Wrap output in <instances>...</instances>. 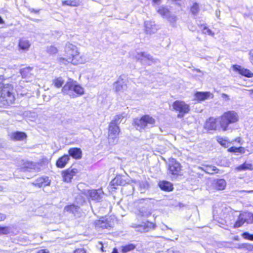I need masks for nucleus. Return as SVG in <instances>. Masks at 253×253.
Instances as JSON below:
<instances>
[{
	"instance_id": "f257e3e1",
	"label": "nucleus",
	"mask_w": 253,
	"mask_h": 253,
	"mask_svg": "<svg viewBox=\"0 0 253 253\" xmlns=\"http://www.w3.org/2000/svg\"><path fill=\"white\" fill-rule=\"evenodd\" d=\"M218 120L221 129L225 131L229 129L230 124L236 123L239 121V116L234 111H228L218 118Z\"/></svg>"
},
{
	"instance_id": "f03ea898",
	"label": "nucleus",
	"mask_w": 253,
	"mask_h": 253,
	"mask_svg": "<svg viewBox=\"0 0 253 253\" xmlns=\"http://www.w3.org/2000/svg\"><path fill=\"white\" fill-rule=\"evenodd\" d=\"M73 91L79 95H82L84 92V88L82 86L76 84L75 82L70 79L63 87L62 92L64 94H68L70 96L75 98L77 96L73 93Z\"/></svg>"
},
{
	"instance_id": "7ed1b4c3",
	"label": "nucleus",
	"mask_w": 253,
	"mask_h": 253,
	"mask_svg": "<svg viewBox=\"0 0 253 253\" xmlns=\"http://www.w3.org/2000/svg\"><path fill=\"white\" fill-rule=\"evenodd\" d=\"M134 123L136 129L141 131L145 128L153 127L156 121L154 118L149 115H144L140 119H135Z\"/></svg>"
},
{
	"instance_id": "20e7f679",
	"label": "nucleus",
	"mask_w": 253,
	"mask_h": 253,
	"mask_svg": "<svg viewBox=\"0 0 253 253\" xmlns=\"http://www.w3.org/2000/svg\"><path fill=\"white\" fill-rule=\"evenodd\" d=\"M79 48L76 45L68 42L66 44L64 49L65 57H59L58 61L60 64L68 65L69 61L73 56L78 53Z\"/></svg>"
},
{
	"instance_id": "39448f33",
	"label": "nucleus",
	"mask_w": 253,
	"mask_h": 253,
	"mask_svg": "<svg viewBox=\"0 0 253 253\" xmlns=\"http://www.w3.org/2000/svg\"><path fill=\"white\" fill-rule=\"evenodd\" d=\"M114 122H111L109 126L108 142L110 144L114 145L118 142L119 134L120 132L119 127Z\"/></svg>"
},
{
	"instance_id": "423d86ee",
	"label": "nucleus",
	"mask_w": 253,
	"mask_h": 253,
	"mask_svg": "<svg viewBox=\"0 0 253 253\" xmlns=\"http://www.w3.org/2000/svg\"><path fill=\"white\" fill-rule=\"evenodd\" d=\"M13 88L11 85L4 84L1 90L0 99L5 100L7 103H12L15 100L13 95Z\"/></svg>"
},
{
	"instance_id": "0eeeda50",
	"label": "nucleus",
	"mask_w": 253,
	"mask_h": 253,
	"mask_svg": "<svg viewBox=\"0 0 253 253\" xmlns=\"http://www.w3.org/2000/svg\"><path fill=\"white\" fill-rule=\"evenodd\" d=\"M172 107L174 111L178 112L179 114L177 117L182 118L185 114L190 111L189 105L183 101L176 100L172 104Z\"/></svg>"
},
{
	"instance_id": "6e6552de",
	"label": "nucleus",
	"mask_w": 253,
	"mask_h": 253,
	"mask_svg": "<svg viewBox=\"0 0 253 253\" xmlns=\"http://www.w3.org/2000/svg\"><path fill=\"white\" fill-rule=\"evenodd\" d=\"M87 61V58L84 54L80 53L79 50L78 53L73 56L69 61V64L71 63L74 65H78L81 64L85 63Z\"/></svg>"
},
{
	"instance_id": "1a4fd4ad",
	"label": "nucleus",
	"mask_w": 253,
	"mask_h": 253,
	"mask_svg": "<svg viewBox=\"0 0 253 253\" xmlns=\"http://www.w3.org/2000/svg\"><path fill=\"white\" fill-rule=\"evenodd\" d=\"M169 172L173 175H178L181 169L180 164L174 159L169 161Z\"/></svg>"
},
{
	"instance_id": "9d476101",
	"label": "nucleus",
	"mask_w": 253,
	"mask_h": 253,
	"mask_svg": "<svg viewBox=\"0 0 253 253\" xmlns=\"http://www.w3.org/2000/svg\"><path fill=\"white\" fill-rule=\"evenodd\" d=\"M113 88L116 92L120 93L123 92L126 89L127 85L124 80L121 77H120L118 80L114 83Z\"/></svg>"
},
{
	"instance_id": "9b49d317",
	"label": "nucleus",
	"mask_w": 253,
	"mask_h": 253,
	"mask_svg": "<svg viewBox=\"0 0 253 253\" xmlns=\"http://www.w3.org/2000/svg\"><path fill=\"white\" fill-rule=\"evenodd\" d=\"M78 169H68L66 170L63 171L62 175L63 181L66 182L71 181L73 177L77 173Z\"/></svg>"
},
{
	"instance_id": "f8f14e48",
	"label": "nucleus",
	"mask_w": 253,
	"mask_h": 253,
	"mask_svg": "<svg viewBox=\"0 0 253 253\" xmlns=\"http://www.w3.org/2000/svg\"><path fill=\"white\" fill-rule=\"evenodd\" d=\"M135 57L138 60H139L144 65H149L154 62L153 59L150 55L145 52L137 53Z\"/></svg>"
},
{
	"instance_id": "ddd939ff",
	"label": "nucleus",
	"mask_w": 253,
	"mask_h": 253,
	"mask_svg": "<svg viewBox=\"0 0 253 253\" xmlns=\"http://www.w3.org/2000/svg\"><path fill=\"white\" fill-rule=\"evenodd\" d=\"M217 123H218V118L215 119L211 117L206 121L205 127L209 130H219L221 127L220 125H217Z\"/></svg>"
},
{
	"instance_id": "4468645a",
	"label": "nucleus",
	"mask_w": 253,
	"mask_h": 253,
	"mask_svg": "<svg viewBox=\"0 0 253 253\" xmlns=\"http://www.w3.org/2000/svg\"><path fill=\"white\" fill-rule=\"evenodd\" d=\"M94 224L96 227L101 228L102 229H107L112 227L111 222L108 221L105 217H103L95 221Z\"/></svg>"
},
{
	"instance_id": "2eb2a0df",
	"label": "nucleus",
	"mask_w": 253,
	"mask_h": 253,
	"mask_svg": "<svg viewBox=\"0 0 253 253\" xmlns=\"http://www.w3.org/2000/svg\"><path fill=\"white\" fill-rule=\"evenodd\" d=\"M145 32L147 34L156 33L158 30L155 23L152 21H147L144 23Z\"/></svg>"
},
{
	"instance_id": "dca6fc26",
	"label": "nucleus",
	"mask_w": 253,
	"mask_h": 253,
	"mask_svg": "<svg viewBox=\"0 0 253 253\" xmlns=\"http://www.w3.org/2000/svg\"><path fill=\"white\" fill-rule=\"evenodd\" d=\"M82 192L87 198L92 200L98 201L101 199L100 195L95 190H84Z\"/></svg>"
},
{
	"instance_id": "f3484780",
	"label": "nucleus",
	"mask_w": 253,
	"mask_h": 253,
	"mask_svg": "<svg viewBox=\"0 0 253 253\" xmlns=\"http://www.w3.org/2000/svg\"><path fill=\"white\" fill-rule=\"evenodd\" d=\"M50 181L47 177H41L38 178L32 184L34 186L38 187L48 186L50 184Z\"/></svg>"
},
{
	"instance_id": "a211bd4d",
	"label": "nucleus",
	"mask_w": 253,
	"mask_h": 253,
	"mask_svg": "<svg viewBox=\"0 0 253 253\" xmlns=\"http://www.w3.org/2000/svg\"><path fill=\"white\" fill-rule=\"evenodd\" d=\"M137 229V231L141 233L148 232L151 228H155V225L150 222L144 223L141 225H138L135 226Z\"/></svg>"
},
{
	"instance_id": "6ab92c4d",
	"label": "nucleus",
	"mask_w": 253,
	"mask_h": 253,
	"mask_svg": "<svg viewBox=\"0 0 253 253\" xmlns=\"http://www.w3.org/2000/svg\"><path fill=\"white\" fill-rule=\"evenodd\" d=\"M69 156L75 159H80L82 156V151L79 148H72L68 150Z\"/></svg>"
},
{
	"instance_id": "aec40b11",
	"label": "nucleus",
	"mask_w": 253,
	"mask_h": 253,
	"mask_svg": "<svg viewBox=\"0 0 253 253\" xmlns=\"http://www.w3.org/2000/svg\"><path fill=\"white\" fill-rule=\"evenodd\" d=\"M233 69L235 71H238L239 73L244 76L251 78L253 76V73L250 70L242 68L240 66L234 65Z\"/></svg>"
},
{
	"instance_id": "412c9836",
	"label": "nucleus",
	"mask_w": 253,
	"mask_h": 253,
	"mask_svg": "<svg viewBox=\"0 0 253 253\" xmlns=\"http://www.w3.org/2000/svg\"><path fill=\"white\" fill-rule=\"evenodd\" d=\"M211 96L213 97V95L210 92H197L195 94V99L199 101L207 99Z\"/></svg>"
},
{
	"instance_id": "4be33fe9",
	"label": "nucleus",
	"mask_w": 253,
	"mask_h": 253,
	"mask_svg": "<svg viewBox=\"0 0 253 253\" xmlns=\"http://www.w3.org/2000/svg\"><path fill=\"white\" fill-rule=\"evenodd\" d=\"M70 160V157L68 155H64L58 159L56 165L59 168H63L65 167Z\"/></svg>"
},
{
	"instance_id": "5701e85b",
	"label": "nucleus",
	"mask_w": 253,
	"mask_h": 253,
	"mask_svg": "<svg viewBox=\"0 0 253 253\" xmlns=\"http://www.w3.org/2000/svg\"><path fill=\"white\" fill-rule=\"evenodd\" d=\"M31 46V43L28 40L24 38L20 39L18 43V47L20 49L23 51H28Z\"/></svg>"
},
{
	"instance_id": "b1692460",
	"label": "nucleus",
	"mask_w": 253,
	"mask_h": 253,
	"mask_svg": "<svg viewBox=\"0 0 253 253\" xmlns=\"http://www.w3.org/2000/svg\"><path fill=\"white\" fill-rule=\"evenodd\" d=\"M226 185V182L223 179H217L214 181L213 187L215 189L217 190H222L225 189Z\"/></svg>"
},
{
	"instance_id": "393cba45",
	"label": "nucleus",
	"mask_w": 253,
	"mask_h": 253,
	"mask_svg": "<svg viewBox=\"0 0 253 253\" xmlns=\"http://www.w3.org/2000/svg\"><path fill=\"white\" fill-rule=\"evenodd\" d=\"M33 68L31 67H27L24 68L21 71V74L23 78L29 79L33 77L32 73Z\"/></svg>"
},
{
	"instance_id": "a878e982",
	"label": "nucleus",
	"mask_w": 253,
	"mask_h": 253,
	"mask_svg": "<svg viewBox=\"0 0 253 253\" xmlns=\"http://www.w3.org/2000/svg\"><path fill=\"white\" fill-rule=\"evenodd\" d=\"M27 137L26 134L23 132L17 131L13 133L11 135V138L13 140L21 141L25 139Z\"/></svg>"
},
{
	"instance_id": "bb28decb",
	"label": "nucleus",
	"mask_w": 253,
	"mask_h": 253,
	"mask_svg": "<svg viewBox=\"0 0 253 253\" xmlns=\"http://www.w3.org/2000/svg\"><path fill=\"white\" fill-rule=\"evenodd\" d=\"M159 185L162 190L166 191H170L173 189L172 184L168 181H161L160 182Z\"/></svg>"
},
{
	"instance_id": "cd10ccee",
	"label": "nucleus",
	"mask_w": 253,
	"mask_h": 253,
	"mask_svg": "<svg viewBox=\"0 0 253 253\" xmlns=\"http://www.w3.org/2000/svg\"><path fill=\"white\" fill-rule=\"evenodd\" d=\"M236 169L238 171L252 170L253 169V166L250 163H244L243 164L237 167Z\"/></svg>"
},
{
	"instance_id": "c85d7f7f",
	"label": "nucleus",
	"mask_w": 253,
	"mask_h": 253,
	"mask_svg": "<svg viewBox=\"0 0 253 253\" xmlns=\"http://www.w3.org/2000/svg\"><path fill=\"white\" fill-rule=\"evenodd\" d=\"M244 219V221L247 224H252L253 223V214L250 212H244L241 213Z\"/></svg>"
},
{
	"instance_id": "c756f323",
	"label": "nucleus",
	"mask_w": 253,
	"mask_h": 253,
	"mask_svg": "<svg viewBox=\"0 0 253 253\" xmlns=\"http://www.w3.org/2000/svg\"><path fill=\"white\" fill-rule=\"evenodd\" d=\"M80 210L78 206L74 205H71L66 206L64 208V211L68 212H70L76 215V213L78 212Z\"/></svg>"
},
{
	"instance_id": "7c9ffc66",
	"label": "nucleus",
	"mask_w": 253,
	"mask_h": 253,
	"mask_svg": "<svg viewBox=\"0 0 253 253\" xmlns=\"http://www.w3.org/2000/svg\"><path fill=\"white\" fill-rule=\"evenodd\" d=\"M126 114L125 113H123L121 114L117 115L115 116L114 119L111 122H114V123L117 125L120 123L122 121L123 119L126 118Z\"/></svg>"
},
{
	"instance_id": "2f4dec72",
	"label": "nucleus",
	"mask_w": 253,
	"mask_h": 253,
	"mask_svg": "<svg viewBox=\"0 0 253 253\" xmlns=\"http://www.w3.org/2000/svg\"><path fill=\"white\" fill-rule=\"evenodd\" d=\"M217 142L225 148L229 147L231 145V142L228 141L226 138L219 137L217 139Z\"/></svg>"
},
{
	"instance_id": "473e14b6",
	"label": "nucleus",
	"mask_w": 253,
	"mask_h": 253,
	"mask_svg": "<svg viewBox=\"0 0 253 253\" xmlns=\"http://www.w3.org/2000/svg\"><path fill=\"white\" fill-rule=\"evenodd\" d=\"M157 12L164 17H166L168 16V15H169V9L165 7H160L157 9Z\"/></svg>"
},
{
	"instance_id": "72a5a7b5",
	"label": "nucleus",
	"mask_w": 253,
	"mask_h": 253,
	"mask_svg": "<svg viewBox=\"0 0 253 253\" xmlns=\"http://www.w3.org/2000/svg\"><path fill=\"white\" fill-rule=\"evenodd\" d=\"M80 2L79 0H66L62 1V5H67L71 6H78L80 5Z\"/></svg>"
},
{
	"instance_id": "f704fd0d",
	"label": "nucleus",
	"mask_w": 253,
	"mask_h": 253,
	"mask_svg": "<svg viewBox=\"0 0 253 253\" xmlns=\"http://www.w3.org/2000/svg\"><path fill=\"white\" fill-rule=\"evenodd\" d=\"M137 184L141 193H144L148 187V183L146 181L138 182Z\"/></svg>"
},
{
	"instance_id": "c9c22d12",
	"label": "nucleus",
	"mask_w": 253,
	"mask_h": 253,
	"mask_svg": "<svg viewBox=\"0 0 253 253\" xmlns=\"http://www.w3.org/2000/svg\"><path fill=\"white\" fill-rule=\"evenodd\" d=\"M64 80L62 78H56L53 81V84L57 88L61 87L64 84Z\"/></svg>"
},
{
	"instance_id": "e433bc0d",
	"label": "nucleus",
	"mask_w": 253,
	"mask_h": 253,
	"mask_svg": "<svg viewBox=\"0 0 253 253\" xmlns=\"http://www.w3.org/2000/svg\"><path fill=\"white\" fill-rule=\"evenodd\" d=\"M218 169L216 167L212 166H207L205 168V171L209 174H213L215 172L217 173Z\"/></svg>"
},
{
	"instance_id": "4c0bfd02",
	"label": "nucleus",
	"mask_w": 253,
	"mask_h": 253,
	"mask_svg": "<svg viewBox=\"0 0 253 253\" xmlns=\"http://www.w3.org/2000/svg\"><path fill=\"white\" fill-rule=\"evenodd\" d=\"M246 223L245 221H244V219L242 216V214H240L238 220L234 224V227L235 228H238L241 226L244 223Z\"/></svg>"
},
{
	"instance_id": "58836bf2",
	"label": "nucleus",
	"mask_w": 253,
	"mask_h": 253,
	"mask_svg": "<svg viewBox=\"0 0 253 253\" xmlns=\"http://www.w3.org/2000/svg\"><path fill=\"white\" fill-rule=\"evenodd\" d=\"M135 248V246L133 244H129L123 247L122 252L123 253H126L129 251L134 250Z\"/></svg>"
},
{
	"instance_id": "ea45409f",
	"label": "nucleus",
	"mask_w": 253,
	"mask_h": 253,
	"mask_svg": "<svg viewBox=\"0 0 253 253\" xmlns=\"http://www.w3.org/2000/svg\"><path fill=\"white\" fill-rule=\"evenodd\" d=\"M191 12L193 14H196L198 13L199 10V4L197 2H195L193 3V5L191 7L190 9Z\"/></svg>"
},
{
	"instance_id": "a19ab883",
	"label": "nucleus",
	"mask_w": 253,
	"mask_h": 253,
	"mask_svg": "<svg viewBox=\"0 0 253 253\" xmlns=\"http://www.w3.org/2000/svg\"><path fill=\"white\" fill-rule=\"evenodd\" d=\"M166 18L168 19V20L171 23H174L176 21V17L174 15L171 14L169 13V15H168V16L166 17Z\"/></svg>"
},
{
	"instance_id": "79ce46f5",
	"label": "nucleus",
	"mask_w": 253,
	"mask_h": 253,
	"mask_svg": "<svg viewBox=\"0 0 253 253\" xmlns=\"http://www.w3.org/2000/svg\"><path fill=\"white\" fill-rule=\"evenodd\" d=\"M9 229L7 227H0V234H7L9 233Z\"/></svg>"
},
{
	"instance_id": "37998d69",
	"label": "nucleus",
	"mask_w": 253,
	"mask_h": 253,
	"mask_svg": "<svg viewBox=\"0 0 253 253\" xmlns=\"http://www.w3.org/2000/svg\"><path fill=\"white\" fill-rule=\"evenodd\" d=\"M47 51L50 54H54L57 52V49L54 46H50L47 48Z\"/></svg>"
},
{
	"instance_id": "c03bdc74",
	"label": "nucleus",
	"mask_w": 253,
	"mask_h": 253,
	"mask_svg": "<svg viewBox=\"0 0 253 253\" xmlns=\"http://www.w3.org/2000/svg\"><path fill=\"white\" fill-rule=\"evenodd\" d=\"M242 236L246 239L253 241V234H251L248 232H245L243 234Z\"/></svg>"
},
{
	"instance_id": "a18cd8bd",
	"label": "nucleus",
	"mask_w": 253,
	"mask_h": 253,
	"mask_svg": "<svg viewBox=\"0 0 253 253\" xmlns=\"http://www.w3.org/2000/svg\"><path fill=\"white\" fill-rule=\"evenodd\" d=\"M24 167L28 169H35L36 165L32 162H26L24 164Z\"/></svg>"
},
{
	"instance_id": "49530a36",
	"label": "nucleus",
	"mask_w": 253,
	"mask_h": 253,
	"mask_svg": "<svg viewBox=\"0 0 253 253\" xmlns=\"http://www.w3.org/2000/svg\"><path fill=\"white\" fill-rule=\"evenodd\" d=\"M203 33L205 34H208L209 35H212V32L211 30L209 29H208L207 27H205L203 30Z\"/></svg>"
},
{
	"instance_id": "de8ad7c7",
	"label": "nucleus",
	"mask_w": 253,
	"mask_h": 253,
	"mask_svg": "<svg viewBox=\"0 0 253 253\" xmlns=\"http://www.w3.org/2000/svg\"><path fill=\"white\" fill-rule=\"evenodd\" d=\"M237 153L240 154H244L245 153V149L244 147H237Z\"/></svg>"
},
{
	"instance_id": "09e8293b",
	"label": "nucleus",
	"mask_w": 253,
	"mask_h": 253,
	"mask_svg": "<svg viewBox=\"0 0 253 253\" xmlns=\"http://www.w3.org/2000/svg\"><path fill=\"white\" fill-rule=\"evenodd\" d=\"M228 151L231 153H237V147H231L228 149Z\"/></svg>"
},
{
	"instance_id": "8fccbe9b",
	"label": "nucleus",
	"mask_w": 253,
	"mask_h": 253,
	"mask_svg": "<svg viewBox=\"0 0 253 253\" xmlns=\"http://www.w3.org/2000/svg\"><path fill=\"white\" fill-rule=\"evenodd\" d=\"M74 253H86V251L83 249H78L74 251Z\"/></svg>"
},
{
	"instance_id": "3c124183",
	"label": "nucleus",
	"mask_w": 253,
	"mask_h": 253,
	"mask_svg": "<svg viewBox=\"0 0 253 253\" xmlns=\"http://www.w3.org/2000/svg\"><path fill=\"white\" fill-rule=\"evenodd\" d=\"M250 60L253 64V49L251 50L250 52Z\"/></svg>"
},
{
	"instance_id": "603ef678",
	"label": "nucleus",
	"mask_w": 253,
	"mask_h": 253,
	"mask_svg": "<svg viewBox=\"0 0 253 253\" xmlns=\"http://www.w3.org/2000/svg\"><path fill=\"white\" fill-rule=\"evenodd\" d=\"M6 218V215L3 213H0V221L4 220Z\"/></svg>"
},
{
	"instance_id": "864d4df0",
	"label": "nucleus",
	"mask_w": 253,
	"mask_h": 253,
	"mask_svg": "<svg viewBox=\"0 0 253 253\" xmlns=\"http://www.w3.org/2000/svg\"><path fill=\"white\" fill-rule=\"evenodd\" d=\"M221 96H222V98L226 99L227 100H229V96L227 94H225V93H222L221 94Z\"/></svg>"
},
{
	"instance_id": "5fc2aeb1",
	"label": "nucleus",
	"mask_w": 253,
	"mask_h": 253,
	"mask_svg": "<svg viewBox=\"0 0 253 253\" xmlns=\"http://www.w3.org/2000/svg\"><path fill=\"white\" fill-rule=\"evenodd\" d=\"M167 253H179L177 251H174L173 249H169Z\"/></svg>"
},
{
	"instance_id": "6e6d98bb",
	"label": "nucleus",
	"mask_w": 253,
	"mask_h": 253,
	"mask_svg": "<svg viewBox=\"0 0 253 253\" xmlns=\"http://www.w3.org/2000/svg\"><path fill=\"white\" fill-rule=\"evenodd\" d=\"M38 253H49V252L45 250H40Z\"/></svg>"
},
{
	"instance_id": "4d7b16f0",
	"label": "nucleus",
	"mask_w": 253,
	"mask_h": 253,
	"mask_svg": "<svg viewBox=\"0 0 253 253\" xmlns=\"http://www.w3.org/2000/svg\"><path fill=\"white\" fill-rule=\"evenodd\" d=\"M251 246H253V245H246V247L247 248V249L249 250H251Z\"/></svg>"
},
{
	"instance_id": "13d9d810",
	"label": "nucleus",
	"mask_w": 253,
	"mask_h": 253,
	"mask_svg": "<svg viewBox=\"0 0 253 253\" xmlns=\"http://www.w3.org/2000/svg\"><path fill=\"white\" fill-rule=\"evenodd\" d=\"M241 192H242V191H241ZM243 192H246L247 193H253V190H249V191H245V190H243Z\"/></svg>"
},
{
	"instance_id": "bf43d9fd",
	"label": "nucleus",
	"mask_w": 253,
	"mask_h": 253,
	"mask_svg": "<svg viewBox=\"0 0 253 253\" xmlns=\"http://www.w3.org/2000/svg\"><path fill=\"white\" fill-rule=\"evenodd\" d=\"M153 1H154V2H155V3L156 4H158L159 3V1H160V0H153Z\"/></svg>"
},
{
	"instance_id": "052dcab7",
	"label": "nucleus",
	"mask_w": 253,
	"mask_h": 253,
	"mask_svg": "<svg viewBox=\"0 0 253 253\" xmlns=\"http://www.w3.org/2000/svg\"><path fill=\"white\" fill-rule=\"evenodd\" d=\"M4 23V21L2 18L0 16V24H2Z\"/></svg>"
},
{
	"instance_id": "680f3d73",
	"label": "nucleus",
	"mask_w": 253,
	"mask_h": 253,
	"mask_svg": "<svg viewBox=\"0 0 253 253\" xmlns=\"http://www.w3.org/2000/svg\"><path fill=\"white\" fill-rule=\"evenodd\" d=\"M240 138H239V137H238V138H236L235 139L236 141H237V142H240Z\"/></svg>"
},
{
	"instance_id": "e2e57ef3",
	"label": "nucleus",
	"mask_w": 253,
	"mask_h": 253,
	"mask_svg": "<svg viewBox=\"0 0 253 253\" xmlns=\"http://www.w3.org/2000/svg\"><path fill=\"white\" fill-rule=\"evenodd\" d=\"M195 71H196L197 72H199V73L201 72V71L200 69H196V70H195Z\"/></svg>"
},
{
	"instance_id": "0e129e2a",
	"label": "nucleus",
	"mask_w": 253,
	"mask_h": 253,
	"mask_svg": "<svg viewBox=\"0 0 253 253\" xmlns=\"http://www.w3.org/2000/svg\"><path fill=\"white\" fill-rule=\"evenodd\" d=\"M147 200H148L147 199H142L139 200V202H141V201H142Z\"/></svg>"
},
{
	"instance_id": "69168bd1",
	"label": "nucleus",
	"mask_w": 253,
	"mask_h": 253,
	"mask_svg": "<svg viewBox=\"0 0 253 253\" xmlns=\"http://www.w3.org/2000/svg\"><path fill=\"white\" fill-rule=\"evenodd\" d=\"M112 253H117V251L116 250H114V251H113V252Z\"/></svg>"
},
{
	"instance_id": "338daca9",
	"label": "nucleus",
	"mask_w": 253,
	"mask_h": 253,
	"mask_svg": "<svg viewBox=\"0 0 253 253\" xmlns=\"http://www.w3.org/2000/svg\"><path fill=\"white\" fill-rule=\"evenodd\" d=\"M141 215L142 216H146V215H147V214H145L143 213L141 214Z\"/></svg>"
},
{
	"instance_id": "774afa93",
	"label": "nucleus",
	"mask_w": 253,
	"mask_h": 253,
	"mask_svg": "<svg viewBox=\"0 0 253 253\" xmlns=\"http://www.w3.org/2000/svg\"><path fill=\"white\" fill-rule=\"evenodd\" d=\"M251 250H253V246H251Z\"/></svg>"
}]
</instances>
